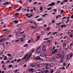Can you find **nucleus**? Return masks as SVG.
<instances>
[{"label": "nucleus", "instance_id": "obj_39", "mask_svg": "<svg viewBox=\"0 0 73 73\" xmlns=\"http://www.w3.org/2000/svg\"><path fill=\"white\" fill-rule=\"evenodd\" d=\"M57 49H55L54 50V52L55 53H56L57 52Z\"/></svg>", "mask_w": 73, "mask_h": 73}, {"label": "nucleus", "instance_id": "obj_28", "mask_svg": "<svg viewBox=\"0 0 73 73\" xmlns=\"http://www.w3.org/2000/svg\"><path fill=\"white\" fill-rule=\"evenodd\" d=\"M31 17H32V15H31L30 16H28L27 17L28 18H31Z\"/></svg>", "mask_w": 73, "mask_h": 73}, {"label": "nucleus", "instance_id": "obj_24", "mask_svg": "<svg viewBox=\"0 0 73 73\" xmlns=\"http://www.w3.org/2000/svg\"><path fill=\"white\" fill-rule=\"evenodd\" d=\"M22 8V7H20L19 8L17 9V11H20V9H21Z\"/></svg>", "mask_w": 73, "mask_h": 73}, {"label": "nucleus", "instance_id": "obj_14", "mask_svg": "<svg viewBox=\"0 0 73 73\" xmlns=\"http://www.w3.org/2000/svg\"><path fill=\"white\" fill-rule=\"evenodd\" d=\"M33 71V68H31L29 70V72H31V71Z\"/></svg>", "mask_w": 73, "mask_h": 73}, {"label": "nucleus", "instance_id": "obj_35", "mask_svg": "<svg viewBox=\"0 0 73 73\" xmlns=\"http://www.w3.org/2000/svg\"><path fill=\"white\" fill-rule=\"evenodd\" d=\"M54 23H55V21L54 20H52V24H53Z\"/></svg>", "mask_w": 73, "mask_h": 73}, {"label": "nucleus", "instance_id": "obj_7", "mask_svg": "<svg viewBox=\"0 0 73 73\" xmlns=\"http://www.w3.org/2000/svg\"><path fill=\"white\" fill-rule=\"evenodd\" d=\"M13 22L14 23H15V24H17V23H19V22L18 21H17V20H16L15 21H13Z\"/></svg>", "mask_w": 73, "mask_h": 73}, {"label": "nucleus", "instance_id": "obj_20", "mask_svg": "<svg viewBox=\"0 0 73 73\" xmlns=\"http://www.w3.org/2000/svg\"><path fill=\"white\" fill-rule=\"evenodd\" d=\"M7 58V56H5V57L4 58V60H6Z\"/></svg>", "mask_w": 73, "mask_h": 73}, {"label": "nucleus", "instance_id": "obj_34", "mask_svg": "<svg viewBox=\"0 0 73 73\" xmlns=\"http://www.w3.org/2000/svg\"><path fill=\"white\" fill-rule=\"evenodd\" d=\"M61 13H60V14H62L63 12H64V10H61Z\"/></svg>", "mask_w": 73, "mask_h": 73}, {"label": "nucleus", "instance_id": "obj_23", "mask_svg": "<svg viewBox=\"0 0 73 73\" xmlns=\"http://www.w3.org/2000/svg\"><path fill=\"white\" fill-rule=\"evenodd\" d=\"M19 39L16 40H15V42H19Z\"/></svg>", "mask_w": 73, "mask_h": 73}, {"label": "nucleus", "instance_id": "obj_31", "mask_svg": "<svg viewBox=\"0 0 73 73\" xmlns=\"http://www.w3.org/2000/svg\"><path fill=\"white\" fill-rule=\"evenodd\" d=\"M43 9V8L42 7H40V11H42Z\"/></svg>", "mask_w": 73, "mask_h": 73}, {"label": "nucleus", "instance_id": "obj_6", "mask_svg": "<svg viewBox=\"0 0 73 73\" xmlns=\"http://www.w3.org/2000/svg\"><path fill=\"white\" fill-rule=\"evenodd\" d=\"M40 36H38L37 37L36 39L35 40L36 41H38V40H39V39H40Z\"/></svg>", "mask_w": 73, "mask_h": 73}, {"label": "nucleus", "instance_id": "obj_62", "mask_svg": "<svg viewBox=\"0 0 73 73\" xmlns=\"http://www.w3.org/2000/svg\"><path fill=\"white\" fill-rule=\"evenodd\" d=\"M46 26H47V25H46V24L44 25V27H46Z\"/></svg>", "mask_w": 73, "mask_h": 73}, {"label": "nucleus", "instance_id": "obj_38", "mask_svg": "<svg viewBox=\"0 0 73 73\" xmlns=\"http://www.w3.org/2000/svg\"><path fill=\"white\" fill-rule=\"evenodd\" d=\"M69 19H68V20H67V21H66V24L67 23H68V22H69Z\"/></svg>", "mask_w": 73, "mask_h": 73}, {"label": "nucleus", "instance_id": "obj_1", "mask_svg": "<svg viewBox=\"0 0 73 73\" xmlns=\"http://www.w3.org/2000/svg\"><path fill=\"white\" fill-rule=\"evenodd\" d=\"M41 48V46H39L37 48V49L35 51V52H36V53L37 54H39L40 52H41V50L40 49V48Z\"/></svg>", "mask_w": 73, "mask_h": 73}, {"label": "nucleus", "instance_id": "obj_64", "mask_svg": "<svg viewBox=\"0 0 73 73\" xmlns=\"http://www.w3.org/2000/svg\"><path fill=\"white\" fill-rule=\"evenodd\" d=\"M71 19H73V14L71 16Z\"/></svg>", "mask_w": 73, "mask_h": 73}, {"label": "nucleus", "instance_id": "obj_53", "mask_svg": "<svg viewBox=\"0 0 73 73\" xmlns=\"http://www.w3.org/2000/svg\"><path fill=\"white\" fill-rule=\"evenodd\" d=\"M70 63H68L67 66V67H69V65H70Z\"/></svg>", "mask_w": 73, "mask_h": 73}, {"label": "nucleus", "instance_id": "obj_50", "mask_svg": "<svg viewBox=\"0 0 73 73\" xmlns=\"http://www.w3.org/2000/svg\"><path fill=\"white\" fill-rule=\"evenodd\" d=\"M5 45L4 44H3L2 46L3 47H5Z\"/></svg>", "mask_w": 73, "mask_h": 73}, {"label": "nucleus", "instance_id": "obj_61", "mask_svg": "<svg viewBox=\"0 0 73 73\" xmlns=\"http://www.w3.org/2000/svg\"><path fill=\"white\" fill-rule=\"evenodd\" d=\"M24 31H22L20 33L21 34V33H24Z\"/></svg>", "mask_w": 73, "mask_h": 73}, {"label": "nucleus", "instance_id": "obj_43", "mask_svg": "<svg viewBox=\"0 0 73 73\" xmlns=\"http://www.w3.org/2000/svg\"><path fill=\"white\" fill-rule=\"evenodd\" d=\"M37 66L38 68H40V65H39V64H37Z\"/></svg>", "mask_w": 73, "mask_h": 73}, {"label": "nucleus", "instance_id": "obj_63", "mask_svg": "<svg viewBox=\"0 0 73 73\" xmlns=\"http://www.w3.org/2000/svg\"><path fill=\"white\" fill-rule=\"evenodd\" d=\"M47 72H48V70H47L46 71H45V72L46 73H47Z\"/></svg>", "mask_w": 73, "mask_h": 73}, {"label": "nucleus", "instance_id": "obj_21", "mask_svg": "<svg viewBox=\"0 0 73 73\" xmlns=\"http://www.w3.org/2000/svg\"><path fill=\"white\" fill-rule=\"evenodd\" d=\"M21 60V59L20 58H19V59L17 61V63H18V62H20V61Z\"/></svg>", "mask_w": 73, "mask_h": 73}, {"label": "nucleus", "instance_id": "obj_26", "mask_svg": "<svg viewBox=\"0 0 73 73\" xmlns=\"http://www.w3.org/2000/svg\"><path fill=\"white\" fill-rule=\"evenodd\" d=\"M5 44L6 46H7L8 45V42H5Z\"/></svg>", "mask_w": 73, "mask_h": 73}, {"label": "nucleus", "instance_id": "obj_54", "mask_svg": "<svg viewBox=\"0 0 73 73\" xmlns=\"http://www.w3.org/2000/svg\"><path fill=\"white\" fill-rule=\"evenodd\" d=\"M34 11H36V7H33Z\"/></svg>", "mask_w": 73, "mask_h": 73}, {"label": "nucleus", "instance_id": "obj_40", "mask_svg": "<svg viewBox=\"0 0 73 73\" xmlns=\"http://www.w3.org/2000/svg\"><path fill=\"white\" fill-rule=\"evenodd\" d=\"M60 3V1H57V4H59V3Z\"/></svg>", "mask_w": 73, "mask_h": 73}, {"label": "nucleus", "instance_id": "obj_22", "mask_svg": "<svg viewBox=\"0 0 73 73\" xmlns=\"http://www.w3.org/2000/svg\"><path fill=\"white\" fill-rule=\"evenodd\" d=\"M13 72H15V73H16V72H18V69H16L15 71H13Z\"/></svg>", "mask_w": 73, "mask_h": 73}, {"label": "nucleus", "instance_id": "obj_12", "mask_svg": "<svg viewBox=\"0 0 73 73\" xmlns=\"http://www.w3.org/2000/svg\"><path fill=\"white\" fill-rule=\"evenodd\" d=\"M8 4H9V2H6L3 4V5H8Z\"/></svg>", "mask_w": 73, "mask_h": 73}, {"label": "nucleus", "instance_id": "obj_37", "mask_svg": "<svg viewBox=\"0 0 73 73\" xmlns=\"http://www.w3.org/2000/svg\"><path fill=\"white\" fill-rule=\"evenodd\" d=\"M28 45V44H26V45H24L23 46V47H26V46H27Z\"/></svg>", "mask_w": 73, "mask_h": 73}, {"label": "nucleus", "instance_id": "obj_57", "mask_svg": "<svg viewBox=\"0 0 73 73\" xmlns=\"http://www.w3.org/2000/svg\"><path fill=\"white\" fill-rule=\"evenodd\" d=\"M31 41H32V42H33L34 41V40H33V39H31Z\"/></svg>", "mask_w": 73, "mask_h": 73}, {"label": "nucleus", "instance_id": "obj_46", "mask_svg": "<svg viewBox=\"0 0 73 73\" xmlns=\"http://www.w3.org/2000/svg\"><path fill=\"white\" fill-rule=\"evenodd\" d=\"M30 42H31V40H29L28 43L29 44V43H30Z\"/></svg>", "mask_w": 73, "mask_h": 73}, {"label": "nucleus", "instance_id": "obj_33", "mask_svg": "<svg viewBox=\"0 0 73 73\" xmlns=\"http://www.w3.org/2000/svg\"><path fill=\"white\" fill-rule=\"evenodd\" d=\"M51 9H52L51 7H49V8H48L47 10H48V11H49V10H50Z\"/></svg>", "mask_w": 73, "mask_h": 73}, {"label": "nucleus", "instance_id": "obj_4", "mask_svg": "<svg viewBox=\"0 0 73 73\" xmlns=\"http://www.w3.org/2000/svg\"><path fill=\"white\" fill-rule=\"evenodd\" d=\"M66 45L67 44L66 43H64L62 44V47L63 48H65L66 47Z\"/></svg>", "mask_w": 73, "mask_h": 73}, {"label": "nucleus", "instance_id": "obj_8", "mask_svg": "<svg viewBox=\"0 0 73 73\" xmlns=\"http://www.w3.org/2000/svg\"><path fill=\"white\" fill-rule=\"evenodd\" d=\"M65 25V24H64V25H61V28H63L64 27H66V25Z\"/></svg>", "mask_w": 73, "mask_h": 73}, {"label": "nucleus", "instance_id": "obj_2", "mask_svg": "<svg viewBox=\"0 0 73 73\" xmlns=\"http://www.w3.org/2000/svg\"><path fill=\"white\" fill-rule=\"evenodd\" d=\"M35 59L38 61V60H43V59H42L41 58H40V56H36L35 58Z\"/></svg>", "mask_w": 73, "mask_h": 73}, {"label": "nucleus", "instance_id": "obj_25", "mask_svg": "<svg viewBox=\"0 0 73 73\" xmlns=\"http://www.w3.org/2000/svg\"><path fill=\"white\" fill-rule=\"evenodd\" d=\"M7 55L8 57H11V54H8Z\"/></svg>", "mask_w": 73, "mask_h": 73}, {"label": "nucleus", "instance_id": "obj_36", "mask_svg": "<svg viewBox=\"0 0 73 73\" xmlns=\"http://www.w3.org/2000/svg\"><path fill=\"white\" fill-rule=\"evenodd\" d=\"M31 50L33 53H34V50H35V48H33V49H31Z\"/></svg>", "mask_w": 73, "mask_h": 73}, {"label": "nucleus", "instance_id": "obj_42", "mask_svg": "<svg viewBox=\"0 0 73 73\" xmlns=\"http://www.w3.org/2000/svg\"><path fill=\"white\" fill-rule=\"evenodd\" d=\"M9 37H12V35L9 34L8 36Z\"/></svg>", "mask_w": 73, "mask_h": 73}, {"label": "nucleus", "instance_id": "obj_15", "mask_svg": "<svg viewBox=\"0 0 73 73\" xmlns=\"http://www.w3.org/2000/svg\"><path fill=\"white\" fill-rule=\"evenodd\" d=\"M30 27L32 29H34V28L36 29V27H35L30 26Z\"/></svg>", "mask_w": 73, "mask_h": 73}, {"label": "nucleus", "instance_id": "obj_27", "mask_svg": "<svg viewBox=\"0 0 73 73\" xmlns=\"http://www.w3.org/2000/svg\"><path fill=\"white\" fill-rule=\"evenodd\" d=\"M37 4V2L35 1L34 2V3H33V4Z\"/></svg>", "mask_w": 73, "mask_h": 73}, {"label": "nucleus", "instance_id": "obj_60", "mask_svg": "<svg viewBox=\"0 0 73 73\" xmlns=\"http://www.w3.org/2000/svg\"><path fill=\"white\" fill-rule=\"evenodd\" d=\"M48 66H46V69H49V68H48Z\"/></svg>", "mask_w": 73, "mask_h": 73}, {"label": "nucleus", "instance_id": "obj_41", "mask_svg": "<svg viewBox=\"0 0 73 73\" xmlns=\"http://www.w3.org/2000/svg\"><path fill=\"white\" fill-rule=\"evenodd\" d=\"M69 54H68L67 55V58H66V60L68 59V57H69Z\"/></svg>", "mask_w": 73, "mask_h": 73}, {"label": "nucleus", "instance_id": "obj_52", "mask_svg": "<svg viewBox=\"0 0 73 73\" xmlns=\"http://www.w3.org/2000/svg\"><path fill=\"white\" fill-rule=\"evenodd\" d=\"M39 17V16L38 15L37 16H36V17H35V19H37V18H38V17Z\"/></svg>", "mask_w": 73, "mask_h": 73}, {"label": "nucleus", "instance_id": "obj_44", "mask_svg": "<svg viewBox=\"0 0 73 73\" xmlns=\"http://www.w3.org/2000/svg\"><path fill=\"white\" fill-rule=\"evenodd\" d=\"M19 13H15V16H17V15H19Z\"/></svg>", "mask_w": 73, "mask_h": 73}, {"label": "nucleus", "instance_id": "obj_11", "mask_svg": "<svg viewBox=\"0 0 73 73\" xmlns=\"http://www.w3.org/2000/svg\"><path fill=\"white\" fill-rule=\"evenodd\" d=\"M51 60L52 61H53V60H56V58L54 56H53L51 58Z\"/></svg>", "mask_w": 73, "mask_h": 73}, {"label": "nucleus", "instance_id": "obj_32", "mask_svg": "<svg viewBox=\"0 0 73 73\" xmlns=\"http://www.w3.org/2000/svg\"><path fill=\"white\" fill-rule=\"evenodd\" d=\"M53 69H52L50 71V72H51V73H53Z\"/></svg>", "mask_w": 73, "mask_h": 73}, {"label": "nucleus", "instance_id": "obj_10", "mask_svg": "<svg viewBox=\"0 0 73 73\" xmlns=\"http://www.w3.org/2000/svg\"><path fill=\"white\" fill-rule=\"evenodd\" d=\"M5 39H6L5 38H3L0 40V42H2V41H4V40H5Z\"/></svg>", "mask_w": 73, "mask_h": 73}, {"label": "nucleus", "instance_id": "obj_16", "mask_svg": "<svg viewBox=\"0 0 73 73\" xmlns=\"http://www.w3.org/2000/svg\"><path fill=\"white\" fill-rule=\"evenodd\" d=\"M73 56V53H71V54H70V58H71V57H72Z\"/></svg>", "mask_w": 73, "mask_h": 73}, {"label": "nucleus", "instance_id": "obj_19", "mask_svg": "<svg viewBox=\"0 0 73 73\" xmlns=\"http://www.w3.org/2000/svg\"><path fill=\"white\" fill-rule=\"evenodd\" d=\"M9 62H10V60H8L6 62V64H8V63H9Z\"/></svg>", "mask_w": 73, "mask_h": 73}, {"label": "nucleus", "instance_id": "obj_48", "mask_svg": "<svg viewBox=\"0 0 73 73\" xmlns=\"http://www.w3.org/2000/svg\"><path fill=\"white\" fill-rule=\"evenodd\" d=\"M49 28H47L46 29V31H49Z\"/></svg>", "mask_w": 73, "mask_h": 73}, {"label": "nucleus", "instance_id": "obj_18", "mask_svg": "<svg viewBox=\"0 0 73 73\" xmlns=\"http://www.w3.org/2000/svg\"><path fill=\"white\" fill-rule=\"evenodd\" d=\"M9 68H11L12 67V64H10L9 66Z\"/></svg>", "mask_w": 73, "mask_h": 73}, {"label": "nucleus", "instance_id": "obj_3", "mask_svg": "<svg viewBox=\"0 0 73 73\" xmlns=\"http://www.w3.org/2000/svg\"><path fill=\"white\" fill-rule=\"evenodd\" d=\"M55 5V3L54 2H52L50 4L48 5V6H53V5Z\"/></svg>", "mask_w": 73, "mask_h": 73}, {"label": "nucleus", "instance_id": "obj_29", "mask_svg": "<svg viewBox=\"0 0 73 73\" xmlns=\"http://www.w3.org/2000/svg\"><path fill=\"white\" fill-rule=\"evenodd\" d=\"M23 37L24 38H25V37H26V35L23 34Z\"/></svg>", "mask_w": 73, "mask_h": 73}, {"label": "nucleus", "instance_id": "obj_45", "mask_svg": "<svg viewBox=\"0 0 73 73\" xmlns=\"http://www.w3.org/2000/svg\"><path fill=\"white\" fill-rule=\"evenodd\" d=\"M57 10L56 9H54V12H57Z\"/></svg>", "mask_w": 73, "mask_h": 73}, {"label": "nucleus", "instance_id": "obj_5", "mask_svg": "<svg viewBox=\"0 0 73 73\" xmlns=\"http://www.w3.org/2000/svg\"><path fill=\"white\" fill-rule=\"evenodd\" d=\"M20 41L21 42H23V41H25V39L23 38H20Z\"/></svg>", "mask_w": 73, "mask_h": 73}, {"label": "nucleus", "instance_id": "obj_51", "mask_svg": "<svg viewBox=\"0 0 73 73\" xmlns=\"http://www.w3.org/2000/svg\"><path fill=\"white\" fill-rule=\"evenodd\" d=\"M38 21H41V19H38L37 20Z\"/></svg>", "mask_w": 73, "mask_h": 73}, {"label": "nucleus", "instance_id": "obj_47", "mask_svg": "<svg viewBox=\"0 0 73 73\" xmlns=\"http://www.w3.org/2000/svg\"><path fill=\"white\" fill-rule=\"evenodd\" d=\"M66 18V16L64 17L62 19L64 20V19H65Z\"/></svg>", "mask_w": 73, "mask_h": 73}, {"label": "nucleus", "instance_id": "obj_55", "mask_svg": "<svg viewBox=\"0 0 73 73\" xmlns=\"http://www.w3.org/2000/svg\"><path fill=\"white\" fill-rule=\"evenodd\" d=\"M51 32H49L48 34V35H47V36H48V35H50V33H51Z\"/></svg>", "mask_w": 73, "mask_h": 73}, {"label": "nucleus", "instance_id": "obj_56", "mask_svg": "<svg viewBox=\"0 0 73 73\" xmlns=\"http://www.w3.org/2000/svg\"><path fill=\"white\" fill-rule=\"evenodd\" d=\"M49 38H45L44 39V40H49Z\"/></svg>", "mask_w": 73, "mask_h": 73}, {"label": "nucleus", "instance_id": "obj_9", "mask_svg": "<svg viewBox=\"0 0 73 73\" xmlns=\"http://www.w3.org/2000/svg\"><path fill=\"white\" fill-rule=\"evenodd\" d=\"M28 56V55L27 54H26L25 56L22 58L23 60H24V59H25L26 58H27V57Z\"/></svg>", "mask_w": 73, "mask_h": 73}, {"label": "nucleus", "instance_id": "obj_49", "mask_svg": "<svg viewBox=\"0 0 73 73\" xmlns=\"http://www.w3.org/2000/svg\"><path fill=\"white\" fill-rule=\"evenodd\" d=\"M5 67V65L3 64L2 65V68H4Z\"/></svg>", "mask_w": 73, "mask_h": 73}, {"label": "nucleus", "instance_id": "obj_58", "mask_svg": "<svg viewBox=\"0 0 73 73\" xmlns=\"http://www.w3.org/2000/svg\"><path fill=\"white\" fill-rule=\"evenodd\" d=\"M8 31L7 29H5L3 30V32H5V31Z\"/></svg>", "mask_w": 73, "mask_h": 73}, {"label": "nucleus", "instance_id": "obj_13", "mask_svg": "<svg viewBox=\"0 0 73 73\" xmlns=\"http://www.w3.org/2000/svg\"><path fill=\"white\" fill-rule=\"evenodd\" d=\"M60 54H58L57 55V56H56V58H60V57L61 56V55H60V56H59Z\"/></svg>", "mask_w": 73, "mask_h": 73}, {"label": "nucleus", "instance_id": "obj_59", "mask_svg": "<svg viewBox=\"0 0 73 73\" xmlns=\"http://www.w3.org/2000/svg\"><path fill=\"white\" fill-rule=\"evenodd\" d=\"M68 1V0H65V1H64V3H65V2H67V1Z\"/></svg>", "mask_w": 73, "mask_h": 73}, {"label": "nucleus", "instance_id": "obj_17", "mask_svg": "<svg viewBox=\"0 0 73 73\" xmlns=\"http://www.w3.org/2000/svg\"><path fill=\"white\" fill-rule=\"evenodd\" d=\"M57 33H58V32H53V35H55L57 34Z\"/></svg>", "mask_w": 73, "mask_h": 73}, {"label": "nucleus", "instance_id": "obj_30", "mask_svg": "<svg viewBox=\"0 0 73 73\" xmlns=\"http://www.w3.org/2000/svg\"><path fill=\"white\" fill-rule=\"evenodd\" d=\"M70 37H73V35L71 34H70Z\"/></svg>", "mask_w": 73, "mask_h": 73}]
</instances>
